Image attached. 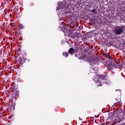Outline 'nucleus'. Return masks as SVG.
<instances>
[{
	"label": "nucleus",
	"mask_w": 125,
	"mask_h": 125,
	"mask_svg": "<svg viewBox=\"0 0 125 125\" xmlns=\"http://www.w3.org/2000/svg\"><path fill=\"white\" fill-rule=\"evenodd\" d=\"M11 92L12 93V97L15 98L19 96V90H18V87L17 86L16 88L11 89Z\"/></svg>",
	"instance_id": "nucleus-1"
},
{
	"label": "nucleus",
	"mask_w": 125,
	"mask_h": 125,
	"mask_svg": "<svg viewBox=\"0 0 125 125\" xmlns=\"http://www.w3.org/2000/svg\"><path fill=\"white\" fill-rule=\"evenodd\" d=\"M89 63L91 66H94L95 64L98 63V59L95 58H94L93 59L91 58L90 60H89Z\"/></svg>",
	"instance_id": "nucleus-2"
},
{
	"label": "nucleus",
	"mask_w": 125,
	"mask_h": 125,
	"mask_svg": "<svg viewBox=\"0 0 125 125\" xmlns=\"http://www.w3.org/2000/svg\"><path fill=\"white\" fill-rule=\"evenodd\" d=\"M94 81L96 83H99V84H98V86H102V85H103V80H100V79L96 78L94 79Z\"/></svg>",
	"instance_id": "nucleus-3"
},
{
	"label": "nucleus",
	"mask_w": 125,
	"mask_h": 125,
	"mask_svg": "<svg viewBox=\"0 0 125 125\" xmlns=\"http://www.w3.org/2000/svg\"><path fill=\"white\" fill-rule=\"evenodd\" d=\"M114 32L116 35H122L124 30L122 28H116L115 29Z\"/></svg>",
	"instance_id": "nucleus-4"
},
{
	"label": "nucleus",
	"mask_w": 125,
	"mask_h": 125,
	"mask_svg": "<svg viewBox=\"0 0 125 125\" xmlns=\"http://www.w3.org/2000/svg\"><path fill=\"white\" fill-rule=\"evenodd\" d=\"M75 57H77V58L79 59H82V58H83V53H82V52L81 51H76L75 52Z\"/></svg>",
	"instance_id": "nucleus-5"
},
{
	"label": "nucleus",
	"mask_w": 125,
	"mask_h": 125,
	"mask_svg": "<svg viewBox=\"0 0 125 125\" xmlns=\"http://www.w3.org/2000/svg\"><path fill=\"white\" fill-rule=\"evenodd\" d=\"M18 61L21 65H23L24 63H25V61H26V58L23 57H21L19 58Z\"/></svg>",
	"instance_id": "nucleus-6"
},
{
	"label": "nucleus",
	"mask_w": 125,
	"mask_h": 125,
	"mask_svg": "<svg viewBox=\"0 0 125 125\" xmlns=\"http://www.w3.org/2000/svg\"><path fill=\"white\" fill-rule=\"evenodd\" d=\"M76 50H75V49L74 48H70L69 50H68V53L69 54H71V55H73V54L76 53Z\"/></svg>",
	"instance_id": "nucleus-7"
},
{
	"label": "nucleus",
	"mask_w": 125,
	"mask_h": 125,
	"mask_svg": "<svg viewBox=\"0 0 125 125\" xmlns=\"http://www.w3.org/2000/svg\"><path fill=\"white\" fill-rule=\"evenodd\" d=\"M61 30L62 31V32H63L64 35L65 34H67V31H68V28H67V27L63 26L61 28Z\"/></svg>",
	"instance_id": "nucleus-8"
},
{
	"label": "nucleus",
	"mask_w": 125,
	"mask_h": 125,
	"mask_svg": "<svg viewBox=\"0 0 125 125\" xmlns=\"http://www.w3.org/2000/svg\"><path fill=\"white\" fill-rule=\"evenodd\" d=\"M81 59L83 60L84 61H87V60H88V57L87 55H82V58H81Z\"/></svg>",
	"instance_id": "nucleus-9"
},
{
	"label": "nucleus",
	"mask_w": 125,
	"mask_h": 125,
	"mask_svg": "<svg viewBox=\"0 0 125 125\" xmlns=\"http://www.w3.org/2000/svg\"><path fill=\"white\" fill-rule=\"evenodd\" d=\"M124 119H125V117H124V116H121V117H118L117 119V123H121L122 122V121H124Z\"/></svg>",
	"instance_id": "nucleus-10"
},
{
	"label": "nucleus",
	"mask_w": 125,
	"mask_h": 125,
	"mask_svg": "<svg viewBox=\"0 0 125 125\" xmlns=\"http://www.w3.org/2000/svg\"><path fill=\"white\" fill-rule=\"evenodd\" d=\"M11 88L10 89H13V88H16V86L15 84V82H12L11 83Z\"/></svg>",
	"instance_id": "nucleus-11"
},
{
	"label": "nucleus",
	"mask_w": 125,
	"mask_h": 125,
	"mask_svg": "<svg viewBox=\"0 0 125 125\" xmlns=\"http://www.w3.org/2000/svg\"><path fill=\"white\" fill-rule=\"evenodd\" d=\"M114 118V114L113 113H110L108 114V118L110 119V120H112Z\"/></svg>",
	"instance_id": "nucleus-12"
},
{
	"label": "nucleus",
	"mask_w": 125,
	"mask_h": 125,
	"mask_svg": "<svg viewBox=\"0 0 125 125\" xmlns=\"http://www.w3.org/2000/svg\"><path fill=\"white\" fill-rule=\"evenodd\" d=\"M104 57H105V58H108V59H109V60H110V61H112V60H111L110 59V57H109V54H104Z\"/></svg>",
	"instance_id": "nucleus-13"
},
{
	"label": "nucleus",
	"mask_w": 125,
	"mask_h": 125,
	"mask_svg": "<svg viewBox=\"0 0 125 125\" xmlns=\"http://www.w3.org/2000/svg\"><path fill=\"white\" fill-rule=\"evenodd\" d=\"M63 56H64V57H67L69 56V53L67 52H63L62 53Z\"/></svg>",
	"instance_id": "nucleus-14"
},
{
	"label": "nucleus",
	"mask_w": 125,
	"mask_h": 125,
	"mask_svg": "<svg viewBox=\"0 0 125 125\" xmlns=\"http://www.w3.org/2000/svg\"><path fill=\"white\" fill-rule=\"evenodd\" d=\"M99 77H100V79H101V81H103V80H104V79H105V75H100Z\"/></svg>",
	"instance_id": "nucleus-15"
},
{
	"label": "nucleus",
	"mask_w": 125,
	"mask_h": 125,
	"mask_svg": "<svg viewBox=\"0 0 125 125\" xmlns=\"http://www.w3.org/2000/svg\"><path fill=\"white\" fill-rule=\"evenodd\" d=\"M119 112H120V113H121L123 114V113H124V112H125V110L123 109V108H120Z\"/></svg>",
	"instance_id": "nucleus-16"
},
{
	"label": "nucleus",
	"mask_w": 125,
	"mask_h": 125,
	"mask_svg": "<svg viewBox=\"0 0 125 125\" xmlns=\"http://www.w3.org/2000/svg\"><path fill=\"white\" fill-rule=\"evenodd\" d=\"M19 27H20V29H23V28H24V26H23V24L20 23Z\"/></svg>",
	"instance_id": "nucleus-17"
},
{
	"label": "nucleus",
	"mask_w": 125,
	"mask_h": 125,
	"mask_svg": "<svg viewBox=\"0 0 125 125\" xmlns=\"http://www.w3.org/2000/svg\"><path fill=\"white\" fill-rule=\"evenodd\" d=\"M91 12H93V13H96V9H93V10H91Z\"/></svg>",
	"instance_id": "nucleus-18"
},
{
	"label": "nucleus",
	"mask_w": 125,
	"mask_h": 125,
	"mask_svg": "<svg viewBox=\"0 0 125 125\" xmlns=\"http://www.w3.org/2000/svg\"><path fill=\"white\" fill-rule=\"evenodd\" d=\"M71 1H72V0H65V2H68V3H71Z\"/></svg>",
	"instance_id": "nucleus-19"
},
{
	"label": "nucleus",
	"mask_w": 125,
	"mask_h": 125,
	"mask_svg": "<svg viewBox=\"0 0 125 125\" xmlns=\"http://www.w3.org/2000/svg\"><path fill=\"white\" fill-rule=\"evenodd\" d=\"M59 21H64V19H63V18H60V20H59Z\"/></svg>",
	"instance_id": "nucleus-20"
},
{
	"label": "nucleus",
	"mask_w": 125,
	"mask_h": 125,
	"mask_svg": "<svg viewBox=\"0 0 125 125\" xmlns=\"http://www.w3.org/2000/svg\"><path fill=\"white\" fill-rule=\"evenodd\" d=\"M101 125H107V123H104L101 124Z\"/></svg>",
	"instance_id": "nucleus-21"
},
{
	"label": "nucleus",
	"mask_w": 125,
	"mask_h": 125,
	"mask_svg": "<svg viewBox=\"0 0 125 125\" xmlns=\"http://www.w3.org/2000/svg\"><path fill=\"white\" fill-rule=\"evenodd\" d=\"M117 107V104H114L112 105V107Z\"/></svg>",
	"instance_id": "nucleus-22"
},
{
	"label": "nucleus",
	"mask_w": 125,
	"mask_h": 125,
	"mask_svg": "<svg viewBox=\"0 0 125 125\" xmlns=\"http://www.w3.org/2000/svg\"><path fill=\"white\" fill-rule=\"evenodd\" d=\"M13 107V109H15V105H13L12 106V107Z\"/></svg>",
	"instance_id": "nucleus-23"
},
{
	"label": "nucleus",
	"mask_w": 125,
	"mask_h": 125,
	"mask_svg": "<svg viewBox=\"0 0 125 125\" xmlns=\"http://www.w3.org/2000/svg\"><path fill=\"white\" fill-rule=\"evenodd\" d=\"M20 50H21V48H18V51H20Z\"/></svg>",
	"instance_id": "nucleus-24"
},
{
	"label": "nucleus",
	"mask_w": 125,
	"mask_h": 125,
	"mask_svg": "<svg viewBox=\"0 0 125 125\" xmlns=\"http://www.w3.org/2000/svg\"><path fill=\"white\" fill-rule=\"evenodd\" d=\"M18 34L19 36H20V35H21V33H18Z\"/></svg>",
	"instance_id": "nucleus-25"
},
{
	"label": "nucleus",
	"mask_w": 125,
	"mask_h": 125,
	"mask_svg": "<svg viewBox=\"0 0 125 125\" xmlns=\"http://www.w3.org/2000/svg\"><path fill=\"white\" fill-rule=\"evenodd\" d=\"M7 97H8V96H9V95H7Z\"/></svg>",
	"instance_id": "nucleus-26"
},
{
	"label": "nucleus",
	"mask_w": 125,
	"mask_h": 125,
	"mask_svg": "<svg viewBox=\"0 0 125 125\" xmlns=\"http://www.w3.org/2000/svg\"><path fill=\"white\" fill-rule=\"evenodd\" d=\"M76 48H77V49H78V47H76Z\"/></svg>",
	"instance_id": "nucleus-27"
},
{
	"label": "nucleus",
	"mask_w": 125,
	"mask_h": 125,
	"mask_svg": "<svg viewBox=\"0 0 125 125\" xmlns=\"http://www.w3.org/2000/svg\"><path fill=\"white\" fill-rule=\"evenodd\" d=\"M124 113H125V111L124 112Z\"/></svg>",
	"instance_id": "nucleus-28"
},
{
	"label": "nucleus",
	"mask_w": 125,
	"mask_h": 125,
	"mask_svg": "<svg viewBox=\"0 0 125 125\" xmlns=\"http://www.w3.org/2000/svg\"><path fill=\"white\" fill-rule=\"evenodd\" d=\"M61 23H63V22H61Z\"/></svg>",
	"instance_id": "nucleus-29"
}]
</instances>
